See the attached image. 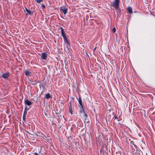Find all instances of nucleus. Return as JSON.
<instances>
[{
    "instance_id": "obj_11",
    "label": "nucleus",
    "mask_w": 155,
    "mask_h": 155,
    "mask_svg": "<svg viewBox=\"0 0 155 155\" xmlns=\"http://www.w3.org/2000/svg\"><path fill=\"white\" fill-rule=\"evenodd\" d=\"M29 109V108H27V106H26L25 107V110L24 112V113H23V115L26 116L27 113V111H26V110H28Z\"/></svg>"
},
{
    "instance_id": "obj_17",
    "label": "nucleus",
    "mask_w": 155,
    "mask_h": 155,
    "mask_svg": "<svg viewBox=\"0 0 155 155\" xmlns=\"http://www.w3.org/2000/svg\"><path fill=\"white\" fill-rule=\"evenodd\" d=\"M116 28H113L112 29V31H113V32H114V33L116 31Z\"/></svg>"
},
{
    "instance_id": "obj_16",
    "label": "nucleus",
    "mask_w": 155,
    "mask_h": 155,
    "mask_svg": "<svg viewBox=\"0 0 155 155\" xmlns=\"http://www.w3.org/2000/svg\"><path fill=\"white\" fill-rule=\"evenodd\" d=\"M83 110V114H84L85 117L86 118L87 117V114H86V113Z\"/></svg>"
},
{
    "instance_id": "obj_12",
    "label": "nucleus",
    "mask_w": 155,
    "mask_h": 155,
    "mask_svg": "<svg viewBox=\"0 0 155 155\" xmlns=\"http://www.w3.org/2000/svg\"><path fill=\"white\" fill-rule=\"evenodd\" d=\"M78 102L80 104V105L82 107H83L82 101L81 99V98L80 97H79L78 100Z\"/></svg>"
},
{
    "instance_id": "obj_20",
    "label": "nucleus",
    "mask_w": 155,
    "mask_h": 155,
    "mask_svg": "<svg viewBox=\"0 0 155 155\" xmlns=\"http://www.w3.org/2000/svg\"><path fill=\"white\" fill-rule=\"evenodd\" d=\"M34 155H38V153L36 152L34 153Z\"/></svg>"
},
{
    "instance_id": "obj_8",
    "label": "nucleus",
    "mask_w": 155,
    "mask_h": 155,
    "mask_svg": "<svg viewBox=\"0 0 155 155\" xmlns=\"http://www.w3.org/2000/svg\"><path fill=\"white\" fill-rule=\"evenodd\" d=\"M25 74L26 76H31V72L28 70H26L25 71Z\"/></svg>"
},
{
    "instance_id": "obj_9",
    "label": "nucleus",
    "mask_w": 155,
    "mask_h": 155,
    "mask_svg": "<svg viewBox=\"0 0 155 155\" xmlns=\"http://www.w3.org/2000/svg\"><path fill=\"white\" fill-rule=\"evenodd\" d=\"M69 104H70V106L69 108V112L71 114H72V107L71 105V102L70 101L69 102Z\"/></svg>"
},
{
    "instance_id": "obj_7",
    "label": "nucleus",
    "mask_w": 155,
    "mask_h": 155,
    "mask_svg": "<svg viewBox=\"0 0 155 155\" xmlns=\"http://www.w3.org/2000/svg\"><path fill=\"white\" fill-rule=\"evenodd\" d=\"M25 103L26 105L28 106H30L32 104V102L28 100H25Z\"/></svg>"
},
{
    "instance_id": "obj_5",
    "label": "nucleus",
    "mask_w": 155,
    "mask_h": 155,
    "mask_svg": "<svg viewBox=\"0 0 155 155\" xmlns=\"http://www.w3.org/2000/svg\"><path fill=\"white\" fill-rule=\"evenodd\" d=\"M47 57V53L43 52L41 54V59L46 60Z\"/></svg>"
},
{
    "instance_id": "obj_15",
    "label": "nucleus",
    "mask_w": 155,
    "mask_h": 155,
    "mask_svg": "<svg viewBox=\"0 0 155 155\" xmlns=\"http://www.w3.org/2000/svg\"><path fill=\"white\" fill-rule=\"evenodd\" d=\"M43 0H35V1L38 3H40L43 1Z\"/></svg>"
},
{
    "instance_id": "obj_10",
    "label": "nucleus",
    "mask_w": 155,
    "mask_h": 155,
    "mask_svg": "<svg viewBox=\"0 0 155 155\" xmlns=\"http://www.w3.org/2000/svg\"><path fill=\"white\" fill-rule=\"evenodd\" d=\"M127 11L129 13H131L132 12V8L130 7H128L127 8Z\"/></svg>"
},
{
    "instance_id": "obj_22",
    "label": "nucleus",
    "mask_w": 155,
    "mask_h": 155,
    "mask_svg": "<svg viewBox=\"0 0 155 155\" xmlns=\"http://www.w3.org/2000/svg\"><path fill=\"white\" fill-rule=\"evenodd\" d=\"M114 119H117V117L116 116H114Z\"/></svg>"
},
{
    "instance_id": "obj_18",
    "label": "nucleus",
    "mask_w": 155,
    "mask_h": 155,
    "mask_svg": "<svg viewBox=\"0 0 155 155\" xmlns=\"http://www.w3.org/2000/svg\"><path fill=\"white\" fill-rule=\"evenodd\" d=\"M26 116L23 115V119L24 120H25V119H26Z\"/></svg>"
},
{
    "instance_id": "obj_4",
    "label": "nucleus",
    "mask_w": 155,
    "mask_h": 155,
    "mask_svg": "<svg viewBox=\"0 0 155 155\" xmlns=\"http://www.w3.org/2000/svg\"><path fill=\"white\" fill-rule=\"evenodd\" d=\"M130 143L131 144H132L133 145L134 147H135V149H136V150H135L133 151V152L134 153H137V151H138V147H137V146L134 143V142L133 141H130Z\"/></svg>"
},
{
    "instance_id": "obj_6",
    "label": "nucleus",
    "mask_w": 155,
    "mask_h": 155,
    "mask_svg": "<svg viewBox=\"0 0 155 155\" xmlns=\"http://www.w3.org/2000/svg\"><path fill=\"white\" fill-rule=\"evenodd\" d=\"M9 73H4L2 75V77L4 79L7 78L9 76Z\"/></svg>"
},
{
    "instance_id": "obj_3",
    "label": "nucleus",
    "mask_w": 155,
    "mask_h": 155,
    "mask_svg": "<svg viewBox=\"0 0 155 155\" xmlns=\"http://www.w3.org/2000/svg\"><path fill=\"white\" fill-rule=\"evenodd\" d=\"M60 10L62 11L64 14V15H65L68 12V8L64 7H61Z\"/></svg>"
},
{
    "instance_id": "obj_21",
    "label": "nucleus",
    "mask_w": 155,
    "mask_h": 155,
    "mask_svg": "<svg viewBox=\"0 0 155 155\" xmlns=\"http://www.w3.org/2000/svg\"><path fill=\"white\" fill-rule=\"evenodd\" d=\"M32 84H36L37 82L36 81H35V82H34V83H33Z\"/></svg>"
},
{
    "instance_id": "obj_19",
    "label": "nucleus",
    "mask_w": 155,
    "mask_h": 155,
    "mask_svg": "<svg viewBox=\"0 0 155 155\" xmlns=\"http://www.w3.org/2000/svg\"><path fill=\"white\" fill-rule=\"evenodd\" d=\"M41 7L42 8H45V5L42 4L41 5Z\"/></svg>"
},
{
    "instance_id": "obj_13",
    "label": "nucleus",
    "mask_w": 155,
    "mask_h": 155,
    "mask_svg": "<svg viewBox=\"0 0 155 155\" xmlns=\"http://www.w3.org/2000/svg\"><path fill=\"white\" fill-rule=\"evenodd\" d=\"M25 10L27 13V14L29 15H31V11L28 10L27 8H25Z\"/></svg>"
},
{
    "instance_id": "obj_1",
    "label": "nucleus",
    "mask_w": 155,
    "mask_h": 155,
    "mask_svg": "<svg viewBox=\"0 0 155 155\" xmlns=\"http://www.w3.org/2000/svg\"><path fill=\"white\" fill-rule=\"evenodd\" d=\"M119 3V0H114L112 3V5L116 9H117L118 8Z\"/></svg>"
},
{
    "instance_id": "obj_2",
    "label": "nucleus",
    "mask_w": 155,
    "mask_h": 155,
    "mask_svg": "<svg viewBox=\"0 0 155 155\" xmlns=\"http://www.w3.org/2000/svg\"><path fill=\"white\" fill-rule=\"evenodd\" d=\"M60 29L61 30V35H62V36L63 37V38H64V41H65L67 43H68V41L66 36L64 33V30L63 28L62 27H61Z\"/></svg>"
},
{
    "instance_id": "obj_14",
    "label": "nucleus",
    "mask_w": 155,
    "mask_h": 155,
    "mask_svg": "<svg viewBox=\"0 0 155 155\" xmlns=\"http://www.w3.org/2000/svg\"><path fill=\"white\" fill-rule=\"evenodd\" d=\"M45 97L47 99H48L51 97V96L49 93H48L46 94Z\"/></svg>"
}]
</instances>
